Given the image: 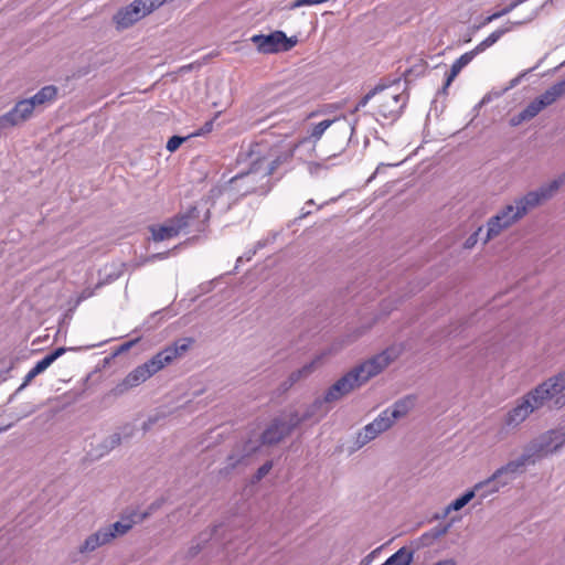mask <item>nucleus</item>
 <instances>
[{
    "label": "nucleus",
    "mask_w": 565,
    "mask_h": 565,
    "mask_svg": "<svg viewBox=\"0 0 565 565\" xmlns=\"http://www.w3.org/2000/svg\"><path fill=\"white\" fill-rule=\"evenodd\" d=\"M399 355V350L390 348L356 365L335 381L323 394L318 397L306 411L305 418L317 417L321 419L329 411V404L335 403L360 388L369 380L380 374Z\"/></svg>",
    "instance_id": "1"
},
{
    "label": "nucleus",
    "mask_w": 565,
    "mask_h": 565,
    "mask_svg": "<svg viewBox=\"0 0 565 565\" xmlns=\"http://www.w3.org/2000/svg\"><path fill=\"white\" fill-rule=\"evenodd\" d=\"M192 343L193 339L183 338L159 351L151 359L129 372L126 377L114 388L115 395H122L127 391L145 383L148 379L157 374L164 366L171 364L177 358L182 356L189 350Z\"/></svg>",
    "instance_id": "2"
},
{
    "label": "nucleus",
    "mask_w": 565,
    "mask_h": 565,
    "mask_svg": "<svg viewBox=\"0 0 565 565\" xmlns=\"http://www.w3.org/2000/svg\"><path fill=\"white\" fill-rule=\"evenodd\" d=\"M306 419L305 414L301 417L298 416V414H292L288 420L281 418L274 419L263 431L260 443L258 440L248 439L244 443L241 450H235L228 455L225 469L230 471L241 465H246L247 458L258 450L260 444L268 446L278 444Z\"/></svg>",
    "instance_id": "3"
},
{
    "label": "nucleus",
    "mask_w": 565,
    "mask_h": 565,
    "mask_svg": "<svg viewBox=\"0 0 565 565\" xmlns=\"http://www.w3.org/2000/svg\"><path fill=\"white\" fill-rule=\"evenodd\" d=\"M537 15V10H533L531 14L524 21L508 22L504 26L493 31L489 36L481 41L473 50L466 52L458 57L451 65L449 73L447 74L443 92L450 86L452 81L467 66L479 53H482L493 44H495L505 33L512 31L515 26L522 25L523 23L531 22Z\"/></svg>",
    "instance_id": "4"
},
{
    "label": "nucleus",
    "mask_w": 565,
    "mask_h": 565,
    "mask_svg": "<svg viewBox=\"0 0 565 565\" xmlns=\"http://www.w3.org/2000/svg\"><path fill=\"white\" fill-rule=\"evenodd\" d=\"M398 82L390 85L379 84V94L375 103L376 120L380 118L395 121L402 115L407 102L408 95L399 89Z\"/></svg>",
    "instance_id": "5"
},
{
    "label": "nucleus",
    "mask_w": 565,
    "mask_h": 565,
    "mask_svg": "<svg viewBox=\"0 0 565 565\" xmlns=\"http://www.w3.org/2000/svg\"><path fill=\"white\" fill-rule=\"evenodd\" d=\"M270 170H262L260 166L254 160L248 171L233 177L230 181L235 192L236 202L249 194L264 195L270 190L269 184Z\"/></svg>",
    "instance_id": "6"
},
{
    "label": "nucleus",
    "mask_w": 565,
    "mask_h": 565,
    "mask_svg": "<svg viewBox=\"0 0 565 565\" xmlns=\"http://www.w3.org/2000/svg\"><path fill=\"white\" fill-rule=\"evenodd\" d=\"M565 445V430L551 429L531 440L523 449L532 465L536 458L545 457L558 451Z\"/></svg>",
    "instance_id": "7"
},
{
    "label": "nucleus",
    "mask_w": 565,
    "mask_h": 565,
    "mask_svg": "<svg viewBox=\"0 0 565 565\" xmlns=\"http://www.w3.org/2000/svg\"><path fill=\"white\" fill-rule=\"evenodd\" d=\"M542 407L550 403L551 407L565 406V372H561L534 387Z\"/></svg>",
    "instance_id": "8"
},
{
    "label": "nucleus",
    "mask_w": 565,
    "mask_h": 565,
    "mask_svg": "<svg viewBox=\"0 0 565 565\" xmlns=\"http://www.w3.org/2000/svg\"><path fill=\"white\" fill-rule=\"evenodd\" d=\"M527 465H532L527 455L521 454L516 459L510 460L499 469H497L488 479L480 481L478 487L491 486L498 481L499 486L493 487L490 491H499L501 488L508 486L519 475L524 472Z\"/></svg>",
    "instance_id": "9"
},
{
    "label": "nucleus",
    "mask_w": 565,
    "mask_h": 565,
    "mask_svg": "<svg viewBox=\"0 0 565 565\" xmlns=\"http://www.w3.org/2000/svg\"><path fill=\"white\" fill-rule=\"evenodd\" d=\"M539 205L537 195L530 191L523 196L516 198L512 204L505 205L497 215L503 226L509 228Z\"/></svg>",
    "instance_id": "10"
},
{
    "label": "nucleus",
    "mask_w": 565,
    "mask_h": 565,
    "mask_svg": "<svg viewBox=\"0 0 565 565\" xmlns=\"http://www.w3.org/2000/svg\"><path fill=\"white\" fill-rule=\"evenodd\" d=\"M542 408L534 388L519 398L515 406L504 417V425L510 428L520 426L532 413Z\"/></svg>",
    "instance_id": "11"
},
{
    "label": "nucleus",
    "mask_w": 565,
    "mask_h": 565,
    "mask_svg": "<svg viewBox=\"0 0 565 565\" xmlns=\"http://www.w3.org/2000/svg\"><path fill=\"white\" fill-rule=\"evenodd\" d=\"M210 218V209L201 212L198 206H191L185 212L175 215L182 226V233L203 232Z\"/></svg>",
    "instance_id": "12"
},
{
    "label": "nucleus",
    "mask_w": 565,
    "mask_h": 565,
    "mask_svg": "<svg viewBox=\"0 0 565 565\" xmlns=\"http://www.w3.org/2000/svg\"><path fill=\"white\" fill-rule=\"evenodd\" d=\"M335 124L337 131L342 137V143H347L349 141V135H352L354 131V127L351 126L345 119H324L316 125L312 126L309 136L305 138L301 142H305L307 140L312 141L316 143L324 131L331 126Z\"/></svg>",
    "instance_id": "13"
},
{
    "label": "nucleus",
    "mask_w": 565,
    "mask_h": 565,
    "mask_svg": "<svg viewBox=\"0 0 565 565\" xmlns=\"http://www.w3.org/2000/svg\"><path fill=\"white\" fill-rule=\"evenodd\" d=\"M387 414L388 413L385 411L381 412L372 423L363 427L356 436V445L359 448L375 439L380 434L388 430L393 426L394 423Z\"/></svg>",
    "instance_id": "14"
},
{
    "label": "nucleus",
    "mask_w": 565,
    "mask_h": 565,
    "mask_svg": "<svg viewBox=\"0 0 565 565\" xmlns=\"http://www.w3.org/2000/svg\"><path fill=\"white\" fill-rule=\"evenodd\" d=\"M285 40L282 31H274L267 35L255 34L250 41L256 45L257 51L263 54H274L281 52V42Z\"/></svg>",
    "instance_id": "15"
},
{
    "label": "nucleus",
    "mask_w": 565,
    "mask_h": 565,
    "mask_svg": "<svg viewBox=\"0 0 565 565\" xmlns=\"http://www.w3.org/2000/svg\"><path fill=\"white\" fill-rule=\"evenodd\" d=\"M145 11H141L138 4L132 1L130 4L120 8L114 15V22L118 30H125L143 19Z\"/></svg>",
    "instance_id": "16"
},
{
    "label": "nucleus",
    "mask_w": 565,
    "mask_h": 565,
    "mask_svg": "<svg viewBox=\"0 0 565 565\" xmlns=\"http://www.w3.org/2000/svg\"><path fill=\"white\" fill-rule=\"evenodd\" d=\"M178 222L180 220H175V216L169 218L161 225H153L150 227L151 236L154 242H162L166 239H170L177 237L180 233H182V226Z\"/></svg>",
    "instance_id": "17"
},
{
    "label": "nucleus",
    "mask_w": 565,
    "mask_h": 565,
    "mask_svg": "<svg viewBox=\"0 0 565 565\" xmlns=\"http://www.w3.org/2000/svg\"><path fill=\"white\" fill-rule=\"evenodd\" d=\"M298 145H292L286 148L285 150L280 151L279 153L271 156L270 158H267L265 156L259 157L255 159L257 164L260 166L262 170H270V175L278 169L279 166L282 163L289 161L295 152V149Z\"/></svg>",
    "instance_id": "18"
},
{
    "label": "nucleus",
    "mask_w": 565,
    "mask_h": 565,
    "mask_svg": "<svg viewBox=\"0 0 565 565\" xmlns=\"http://www.w3.org/2000/svg\"><path fill=\"white\" fill-rule=\"evenodd\" d=\"M218 200L223 201V205L228 209L236 202L235 192L233 191L231 181L224 184L214 185L207 194L206 202L214 206Z\"/></svg>",
    "instance_id": "19"
},
{
    "label": "nucleus",
    "mask_w": 565,
    "mask_h": 565,
    "mask_svg": "<svg viewBox=\"0 0 565 565\" xmlns=\"http://www.w3.org/2000/svg\"><path fill=\"white\" fill-rule=\"evenodd\" d=\"M113 541V534L105 532L103 527H99L96 532L88 535L84 542L78 546L81 554H89L97 548L109 544Z\"/></svg>",
    "instance_id": "20"
},
{
    "label": "nucleus",
    "mask_w": 565,
    "mask_h": 565,
    "mask_svg": "<svg viewBox=\"0 0 565 565\" xmlns=\"http://www.w3.org/2000/svg\"><path fill=\"white\" fill-rule=\"evenodd\" d=\"M565 95V78L552 85L543 94L534 99L536 106L541 109L554 104L557 99Z\"/></svg>",
    "instance_id": "21"
},
{
    "label": "nucleus",
    "mask_w": 565,
    "mask_h": 565,
    "mask_svg": "<svg viewBox=\"0 0 565 565\" xmlns=\"http://www.w3.org/2000/svg\"><path fill=\"white\" fill-rule=\"evenodd\" d=\"M415 396L407 395L396 401L392 406L384 409L393 423L405 417L415 406Z\"/></svg>",
    "instance_id": "22"
},
{
    "label": "nucleus",
    "mask_w": 565,
    "mask_h": 565,
    "mask_svg": "<svg viewBox=\"0 0 565 565\" xmlns=\"http://www.w3.org/2000/svg\"><path fill=\"white\" fill-rule=\"evenodd\" d=\"M562 185H565V171L561 173L556 179L541 185L537 190L531 192L537 195V202L541 204L544 201L551 199Z\"/></svg>",
    "instance_id": "23"
},
{
    "label": "nucleus",
    "mask_w": 565,
    "mask_h": 565,
    "mask_svg": "<svg viewBox=\"0 0 565 565\" xmlns=\"http://www.w3.org/2000/svg\"><path fill=\"white\" fill-rule=\"evenodd\" d=\"M318 361H319V358L305 364L300 369L291 372L290 375L288 376V379L281 383L282 391H288L296 383H298L301 380L307 379L310 374H312L317 367Z\"/></svg>",
    "instance_id": "24"
},
{
    "label": "nucleus",
    "mask_w": 565,
    "mask_h": 565,
    "mask_svg": "<svg viewBox=\"0 0 565 565\" xmlns=\"http://www.w3.org/2000/svg\"><path fill=\"white\" fill-rule=\"evenodd\" d=\"M57 95V88L53 85L44 86L36 94L30 97L34 108L52 103Z\"/></svg>",
    "instance_id": "25"
},
{
    "label": "nucleus",
    "mask_w": 565,
    "mask_h": 565,
    "mask_svg": "<svg viewBox=\"0 0 565 565\" xmlns=\"http://www.w3.org/2000/svg\"><path fill=\"white\" fill-rule=\"evenodd\" d=\"M74 350L73 348H57L47 355H45L42 360L38 361L36 364L32 367L34 372L39 375L43 373L49 366H51L58 358H61L66 351Z\"/></svg>",
    "instance_id": "26"
},
{
    "label": "nucleus",
    "mask_w": 565,
    "mask_h": 565,
    "mask_svg": "<svg viewBox=\"0 0 565 565\" xmlns=\"http://www.w3.org/2000/svg\"><path fill=\"white\" fill-rule=\"evenodd\" d=\"M135 524V521L131 518H126L121 521H117L115 523L103 526L105 532H110L113 534V540L118 536H122L128 533Z\"/></svg>",
    "instance_id": "27"
},
{
    "label": "nucleus",
    "mask_w": 565,
    "mask_h": 565,
    "mask_svg": "<svg viewBox=\"0 0 565 565\" xmlns=\"http://www.w3.org/2000/svg\"><path fill=\"white\" fill-rule=\"evenodd\" d=\"M504 230H508V227L503 226L499 216L497 214L491 216L487 222V233L483 238V243L487 244L492 238L499 236Z\"/></svg>",
    "instance_id": "28"
},
{
    "label": "nucleus",
    "mask_w": 565,
    "mask_h": 565,
    "mask_svg": "<svg viewBox=\"0 0 565 565\" xmlns=\"http://www.w3.org/2000/svg\"><path fill=\"white\" fill-rule=\"evenodd\" d=\"M414 553L407 547H401L386 559V565H411Z\"/></svg>",
    "instance_id": "29"
},
{
    "label": "nucleus",
    "mask_w": 565,
    "mask_h": 565,
    "mask_svg": "<svg viewBox=\"0 0 565 565\" xmlns=\"http://www.w3.org/2000/svg\"><path fill=\"white\" fill-rule=\"evenodd\" d=\"M476 497V490H469L467 492H465L461 497L457 498L456 500H454L447 508H446V512H450V511H459L461 510L465 505H467L473 498Z\"/></svg>",
    "instance_id": "30"
},
{
    "label": "nucleus",
    "mask_w": 565,
    "mask_h": 565,
    "mask_svg": "<svg viewBox=\"0 0 565 565\" xmlns=\"http://www.w3.org/2000/svg\"><path fill=\"white\" fill-rule=\"evenodd\" d=\"M14 108L15 113H18V116L22 119V121L28 120L35 109L32 102H30L29 98L18 102L14 105Z\"/></svg>",
    "instance_id": "31"
},
{
    "label": "nucleus",
    "mask_w": 565,
    "mask_h": 565,
    "mask_svg": "<svg viewBox=\"0 0 565 565\" xmlns=\"http://www.w3.org/2000/svg\"><path fill=\"white\" fill-rule=\"evenodd\" d=\"M21 122L23 121L19 118L18 113H15V108L13 107L11 110L0 116V130L18 126Z\"/></svg>",
    "instance_id": "32"
},
{
    "label": "nucleus",
    "mask_w": 565,
    "mask_h": 565,
    "mask_svg": "<svg viewBox=\"0 0 565 565\" xmlns=\"http://www.w3.org/2000/svg\"><path fill=\"white\" fill-rule=\"evenodd\" d=\"M135 2L141 11H145L146 17L162 6V0H135Z\"/></svg>",
    "instance_id": "33"
},
{
    "label": "nucleus",
    "mask_w": 565,
    "mask_h": 565,
    "mask_svg": "<svg viewBox=\"0 0 565 565\" xmlns=\"http://www.w3.org/2000/svg\"><path fill=\"white\" fill-rule=\"evenodd\" d=\"M478 486H479V482L477 484H475L472 490H476V495L478 494L481 499H484L488 495L493 494V493L497 492V491H490V490L493 487L499 486V482L495 481L491 486L490 484L489 486H482V487H478Z\"/></svg>",
    "instance_id": "34"
},
{
    "label": "nucleus",
    "mask_w": 565,
    "mask_h": 565,
    "mask_svg": "<svg viewBox=\"0 0 565 565\" xmlns=\"http://www.w3.org/2000/svg\"><path fill=\"white\" fill-rule=\"evenodd\" d=\"M379 94V85H376L372 90H370L365 96H363L359 103L356 104L355 110L366 106V104L374 98L376 100Z\"/></svg>",
    "instance_id": "35"
},
{
    "label": "nucleus",
    "mask_w": 565,
    "mask_h": 565,
    "mask_svg": "<svg viewBox=\"0 0 565 565\" xmlns=\"http://www.w3.org/2000/svg\"><path fill=\"white\" fill-rule=\"evenodd\" d=\"M185 137L172 136L167 142V150L174 152L185 141Z\"/></svg>",
    "instance_id": "36"
},
{
    "label": "nucleus",
    "mask_w": 565,
    "mask_h": 565,
    "mask_svg": "<svg viewBox=\"0 0 565 565\" xmlns=\"http://www.w3.org/2000/svg\"><path fill=\"white\" fill-rule=\"evenodd\" d=\"M522 111L525 117L531 120L541 113V109L536 106L535 102L532 100Z\"/></svg>",
    "instance_id": "37"
},
{
    "label": "nucleus",
    "mask_w": 565,
    "mask_h": 565,
    "mask_svg": "<svg viewBox=\"0 0 565 565\" xmlns=\"http://www.w3.org/2000/svg\"><path fill=\"white\" fill-rule=\"evenodd\" d=\"M482 232V227H478L477 231H475L463 243V247L466 249H471L477 243H478V239H479V234Z\"/></svg>",
    "instance_id": "38"
},
{
    "label": "nucleus",
    "mask_w": 565,
    "mask_h": 565,
    "mask_svg": "<svg viewBox=\"0 0 565 565\" xmlns=\"http://www.w3.org/2000/svg\"><path fill=\"white\" fill-rule=\"evenodd\" d=\"M273 468V462L267 461L263 466H260L255 475L256 480H262L265 476L269 473Z\"/></svg>",
    "instance_id": "39"
},
{
    "label": "nucleus",
    "mask_w": 565,
    "mask_h": 565,
    "mask_svg": "<svg viewBox=\"0 0 565 565\" xmlns=\"http://www.w3.org/2000/svg\"><path fill=\"white\" fill-rule=\"evenodd\" d=\"M297 42H298L297 36L288 38L285 34V40H282V42H281V52L291 50L297 44Z\"/></svg>",
    "instance_id": "40"
},
{
    "label": "nucleus",
    "mask_w": 565,
    "mask_h": 565,
    "mask_svg": "<svg viewBox=\"0 0 565 565\" xmlns=\"http://www.w3.org/2000/svg\"><path fill=\"white\" fill-rule=\"evenodd\" d=\"M537 67H539V64H537V65H535V66H534V67H532V68H529V70H526V71H524V72L520 73L516 77H514L513 79H511L510 85H509V88H513V87H515L518 84H520V82H521V81H522V79H523V78H524L529 73L533 72V71H534L535 68H537Z\"/></svg>",
    "instance_id": "41"
},
{
    "label": "nucleus",
    "mask_w": 565,
    "mask_h": 565,
    "mask_svg": "<svg viewBox=\"0 0 565 565\" xmlns=\"http://www.w3.org/2000/svg\"><path fill=\"white\" fill-rule=\"evenodd\" d=\"M39 374L36 372H34L33 369H31L26 375L24 376L23 379V383L19 386V388L17 390V393H19L20 391H22L23 388H25L33 379H35Z\"/></svg>",
    "instance_id": "42"
},
{
    "label": "nucleus",
    "mask_w": 565,
    "mask_h": 565,
    "mask_svg": "<svg viewBox=\"0 0 565 565\" xmlns=\"http://www.w3.org/2000/svg\"><path fill=\"white\" fill-rule=\"evenodd\" d=\"M162 504H163V500H157V501L152 502L148 507V510L145 513H142L141 519L143 520V519L148 518L149 515H151L156 510L160 509Z\"/></svg>",
    "instance_id": "43"
},
{
    "label": "nucleus",
    "mask_w": 565,
    "mask_h": 565,
    "mask_svg": "<svg viewBox=\"0 0 565 565\" xmlns=\"http://www.w3.org/2000/svg\"><path fill=\"white\" fill-rule=\"evenodd\" d=\"M326 1L327 0H296L291 4V8H299V7H302V6H315V4L323 3Z\"/></svg>",
    "instance_id": "44"
},
{
    "label": "nucleus",
    "mask_w": 565,
    "mask_h": 565,
    "mask_svg": "<svg viewBox=\"0 0 565 565\" xmlns=\"http://www.w3.org/2000/svg\"><path fill=\"white\" fill-rule=\"evenodd\" d=\"M179 246H174L173 250L178 249ZM172 252L171 250H167V252H163V253H157V254H153L151 256H149L146 262H154V260H162V259H166L169 257L170 253Z\"/></svg>",
    "instance_id": "45"
},
{
    "label": "nucleus",
    "mask_w": 565,
    "mask_h": 565,
    "mask_svg": "<svg viewBox=\"0 0 565 565\" xmlns=\"http://www.w3.org/2000/svg\"><path fill=\"white\" fill-rule=\"evenodd\" d=\"M120 440H121L120 435L114 434V435L109 436L108 439L105 440L106 447L108 449H113L120 444Z\"/></svg>",
    "instance_id": "46"
},
{
    "label": "nucleus",
    "mask_w": 565,
    "mask_h": 565,
    "mask_svg": "<svg viewBox=\"0 0 565 565\" xmlns=\"http://www.w3.org/2000/svg\"><path fill=\"white\" fill-rule=\"evenodd\" d=\"M523 121H529L527 117L523 114V111H520L518 115L513 116L510 120L511 126H519Z\"/></svg>",
    "instance_id": "47"
},
{
    "label": "nucleus",
    "mask_w": 565,
    "mask_h": 565,
    "mask_svg": "<svg viewBox=\"0 0 565 565\" xmlns=\"http://www.w3.org/2000/svg\"><path fill=\"white\" fill-rule=\"evenodd\" d=\"M159 420V416H152V417H149L146 422H143L142 424V430L146 433V431H149L151 429V427Z\"/></svg>",
    "instance_id": "48"
},
{
    "label": "nucleus",
    "mask_w": 565,
    "mask_h": 565,
    "mask_svg": "<svg viewBox=\"0 0 565 565\" xmlns=\"http://www.w3.org/2000/svg\"><path fill=\"white\" fill-rule=\"evenodd\" d=\"M449 527L450 525H440V526H436L434 530H433V535L435 537H439V536H443L445 535L448 531H449Z\"/></svg>",
    "instance_id": "49"
},
{
    "label": "nucleus",
    "mask_w": 565,
    "mask_h": 565,
    "mask_svg": "<svg viewBox=\"0 0 565 565\" xmlns=\"http://www.w3.org/2000/svg\"><path fill=\"white\" fill-rule=\"evenodd\" d=\"M213 124H214L213 120L206 121L204 124V126L198 132H195L194 135L195 136H201V135L210 132L213 129Z\"/></svg>",
    "instance_id": "50"
},
{
    "label": "nucleus",
    "mask_w": 565,
    "mask_h": 565,
    "mask_svg": "<svg viewBox=\"0 0 565 565\" xmlns=\"http://www.w3.org/2000/svg\"><path fill=\"white\" fill-rule=\"evenodd\" d=\"M503 15H507V12L504 11V9H502V10H500V11H498V12H494L493 14L489 15V17L486 19L484 24H486V23H490V22H492L493 20H497V19H499V18H501V17H503Z\"/></svg>",
    "instance_id": "51"
},
{
    "label": "nucleus",
    "mask_w": 565,
    "mask_h": 565,
    "mask_svg": "<svg viewBox=\"0 0 565 565\" xmlns=\"http://www.w3.org/2000/svg\"><path fill=\"white\" fill-rule=\"evenodd\" d=\"M526 0H513L509 6L504 7V11L508 13H510L512 10H514L518 6H520L521 3L525 2Z\"/></svg>",
    "instance_id": "52"
},
{
    "label": "nucleus",
    "mask_w": 565,
    "mask_h": 565,
    "mask_svg": "<svg viewBox=\"0 0 565 565\" xmlns=\"http://www.w3.org/2000/svg\"><path fill=\"white\" fill-rule=\"evenodd\" d=\"M431 565H457V563L452 558L441 559Z\"/></svg>",
    "instance_id": "53"
},
{
    "label": "nucleus",
    "mask_w": 565,
    "mask_h": 565,
    "mask_svg": "<svg viewBox=\"0 0 565 565\" xmlns=\"http://www.w3.org/2000/svg\"><path fill=\"white\" fill-rule=\"evenodd\" d=\"M92 295H93V294H92V291H89V290H84V291L79 295V297H78V301L85 300V299L89 298Z\"/></svg>",
    "instance_id": "54"
},
{
    "label": "nucleus",
    "mask_w": 565,
    "mask_h": 565,
    "mask_svg": "<svg viewBox=\"0 0 565 565\" xmlns=\"http://www.w3.org/2000/svg\"><path fill=\"white\" fill-rule=\"evenodd\" d=\"M375 553V551L373 553H371L370 555H367L361 563V565H369L372 561V555Z\"/></svg>",
    "instance_id": "55"
},
{
    "label": "nucleus",
    "mask_w": 565,
    "mask_h": 565,
    "mask_svg": "<svg viewBox=\"0 0 565 565\" xmlns=\"http://www.w3.org/2000/svg\"><path fill=\"white\" fill-rule=\"evenodd\" d=\"M135 342H136V341H130V342H126V343H124V344L121 345V350L124 351V350H128V349H130V348L134 345V343H135Z\"/></svg>",
    "instance_id": "56"
},
{
    "label": "nucleus",
    "mask_w": 565,
    "mask_h": 565,
    "mask_svg": "<svg viewBox=\"0 0 565 565\" xmlns=\"http://www.w3.org/2000/svg\"><path fill=\"white\" fill-rule=\"evenodd\" d=\"M393 166H394V164H384V163H380V164L377 166L376 170H375V173H379V172L382 170V168H384V167H393Z\"/></svg>",
    "instance_id": "57"
},
{
    "label": "nucleus",
    "mask_w": 565,
    "mask_h": 565,
    "mask_svg": "<svg viewBox=\"0 0 565 565\" xmlns=\"http://www.w3.org/2000/svg\"><path fill=\"white\" fill-rule=\"evenodd\" d=\"M12 427V424H8L6 426H0V434L7 431Z\"/></svg>",
    "instance_id": "58"
},
{
    "label": "nucleus",
    "mask_w": 565,
    "mask_h": 565,
    "mask_svg": "<svg viewBox=\"0 0 565 565\" xmlns=\"http://www.w3.org/2000/svg\"><path fill=\"white\" fill-rule=\"evenodd\" d=\"M255 254H256V248H255L254 250L248 252V253L246 254V259H247V260H250V259H252V257H253Z\"/></svg>",
    "instance_id": "59"
},
{
    "label": "nucleus",
    "mask_w": 565,
    "mask_h": 565,
    "mask_svg": "<svg viewBox=\"0 0 565 565\" xmlns=\"http://www.w3.org/2000/svg\"><path fill=\"white\" fill-rule=\"evenodd\" d=\"M309 214H310V211H305V209H301V212H300L299 217H300V218H303V217H306V216H307V215H309Z\"/></svg>",
    "instance_id": "60"
},
{
    "label": "nucleus",
    "mask_w": 565,
    "mask_h": 565,
    "mask_svg": "<svg viewBox=\"0 0 565 565\" xmlns=\"http://www.w3.org/2000/svg\"><path fill=\"white\" fill-rule=\"evenodd\" d=\"M192 67H193V65H192V64L184 65V66H182V67H181V72L191 71V70H192Z\"/></svg>",
    "instance_id": "61"
},
{
    "label": "nucleus",
    "mask_w": 565,
    "mask_h": 565,
    "mask_svg": "<svg viewBox=\"0 0 565 565\" xmlns=\"http://www.w3.org/2000/svg\"><path fill=\"white\" fill-rule=\"evenodd\" d=\"M33 412H34V408L29 409L26 413H24L22 416H20V417L18 418V420H20V419H21V418H23V417L29 416V415H30V414H32Z\"/></svg>",
    "instance_id": "62"
},
{
    "label": "nucleus",
    "mask_w": 565,
    "mask_h": 565,
    "mask_svg": "<svg viewBox=\"0 0 565 565\" xmlns=\"http://www.w3.org/2000/svg\"><path fill=\"white\" fill-rule=\"evenodd\" d=\"M413 73V70H408L406 73H405V77L406 79L408 78V76Z\"/></svg>",
    "instance_id": "63"
},
{
    "label": "nucleus",
    "mask_w": 565,
    "mask_h": 565,
    "mask_svg": "<svg viewBox=\"0 0 565 565\" xmlns=\"http://www.w3.org/2000/svg\"><path fill=\"white\" fill-rule=\"evenodd\" d=\"M263 246H264V243L258 242L257 245H256V248H262Z\"/></svg>",
    "instance_id": "64"
}]
</instances>
